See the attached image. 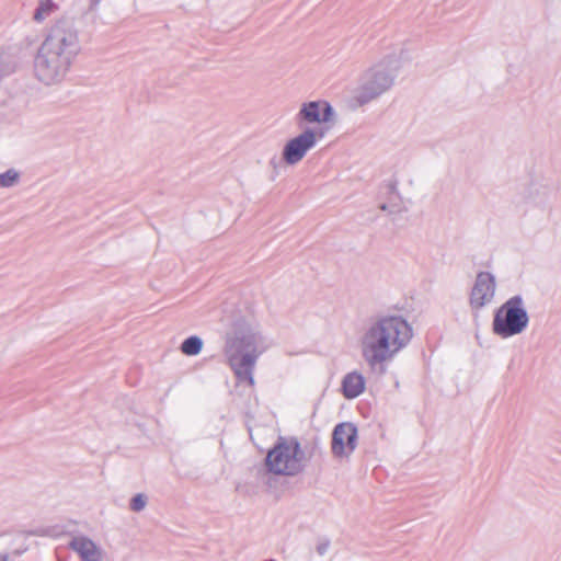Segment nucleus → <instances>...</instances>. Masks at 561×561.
I'll return each instance as SVG.
<instances>
[{"label": "nucleus", "instance_id": "obj_1", "mask_svg": "<svg viewBox=\"0 0 561 561\" xmlns=\"http://www.w3.org/2000/svg\"><path fill=\"white\" fill-rule=\"evenodd\" d=\"M413 337L410 322L399 314H385L369 321L362 330L357 347L370 370L385 369Z\"/></svg>", "mask_w": 561, "mask_h": 561}, {"label": "nucleus", "instance_id": "obj_8", "mask_svg": "<svg viewBox=\"0 0 561 561\" xmlns=\"http://www.w3.org/2000/svg\"><path fill=\"white\" fill-rule=\"evenodd\" d=\"M335 111L331 104L324 100L305 101L299 105L295 115V124L302 130L304 128H317L318 125L330 124L334 121Z\"/></svg>", "mask_w": 561, "mask_h": 561}, {"label": "nucleus", "instance_id": "obj_12", "mask_svg": "<svg viewBox=\"0 0 561 561\" xmlns=\"http://www.w3.org/2000/svg\"><path fill=\"white\" fill-rule=\"evenodd\" d=\"M70 547L80 556L82 561H105L104 550L85 536L75 537Z\"/></svg>", "mask_w": 561, "mask_h": 561}, {"label": "nucleus", "instance_id": "obj_17", "mask_svg": "<svg viewBox=\"0 0 561 561\" xmlns=\"http://www.w3.org/2000/svg\"><path fill=\"white\" fill-rule=\"evenodd\" d=\"M50 7L49 2H42L41 7L36 10L34 14V19L37 21H41L44 19V15L48 12Z\"/></svg>", "mask_w": 561, "mask_h": 561}, {"label": "nucleus", "instance_id": "obj_10", "mask_svg": "<svg viewBox=\"0 0 561 561\" xmlns=\"http://www.w3.org/2000/svg\"><path fill=\"white\" fill-rule=\"evenodd\" d=\"M496 293V278L490 272L477 274L469 296V306L472 310H481L492 304Z\"/></svg>", "mask_w": 561, "mask_h": 561}, {"label": "nucleus", "instance_id": "obj_18", "mask_svg": "<svg viewBox=\"0 0 561 561\" xmlns=\"http://www.w3.org/2000/svg\"><path fill=\"white\" fill-rule=\"evenodd\" d=\"M330 542L329 540H321L316 546V551L319 556H325L329 552Z\"/></svg>", "mask_w": 561, "mask_h": 561}, {"label": "nucleus", "instance_id": "obj_3", "mask_svg": "<svg viewBox=\"0 0 561 561\" xmlns=\"http://www.w3.org/2000/svg\"><path fill=\"white\" fill-rule=\"evenodd\" d=\"M80 50L77 30L67 23L56 24L34 56V77L45 85L60 83Z\"/></svg>", "mask_w": 561, "mask_h": 561}, {"label": "nucleus", "instance_id": "obj_4", "mask_svg": "<svg viewBox=\"0 0 561 561\" xmlns=\"http://www.w3.org/2000/svg\"><path fill=\"white\" fill-rule=\"evenodd\" d=\"M400 69L401 58L394 51L371 64L363 71L357 87L351 91V105L360 107L388 93L394 87Z\"/></svg>", "mask_w": 561, "mask_h": 561}, {"label": "nucleus", "instance_id": "obj_5", "mask_svg": "<svg viewBox=\"0 0 561 561\" xmlns=\"http://www.w3.org/2000/svg\"><path fill=\"white\" fill-rule=\"evenodd\" d=\"M308 458L295 437H280L267 453L265 463L276 476L295 477L304 471Z\"/></svg>", "mask_w": 561, "mask_h": 561}, {"label": "nucleus", "instance_id": "obj_7", "mask_svg": "<svg viewBox=\"0 0 561 561\" xmlns=\"http://www.w3.org/2000/svg\"><path fill=\"white\" fill-rule=\"evenodd\" d=\"M323 136L324 131L319 128H304L284 142L280 151L282 161L288 167L299 164Z\"/></svg>", "mask_w": 561, "mask_h": 561}, {"label": "nucleus", "instance_id": "obj_2", "mask_svg": "<svg viewBox=\"0 0 561 561\" xmlns=\"http://www.w3.org/2000/svg\"><path fill=\"white\" fill-rule=\"evenodd\" d=\"M273 345L261 324L252 319L236 320L224 336L222 354L239 383L253 387L259 358Z\"/></svg>", "mask_w": 561, "mask_h": 561}, {"label": "nucleus", "instance_id": "obj_6", "mask_svg": "<svg viewBox=\"0 0 561 561\" xmlns=\"http://www.w3.org/2000/svg\"><path fill=\"white\" fill-rule=\"evenodd\" d=\"M529 317L520 296L506 300L494 313L492 331L501 339L522 334L528 327Z\"/></svg>", "mask_w": 561, "mask_h": 561}, {"label": "nucleus", "instance_id": "obj_15", "mask_svg": "<svg viewBox=\"0 0 561 561\" xmlns=\"http://www.w3.org/2000/svg\"><path fill=\"white\" fill-rule=\"evenodd\" d=\"M20 180V174L18 171L10 169L0 174V186L1 187H12L18 184Z\"/></svg>", "mask_w": 561, "mask_h": 561}, {"label": "nucleus", "instance_id": "obj_14", "mask_svg": "<svg viewBox=\"0 0 561 561\" xmlns=\"http://www.w3.org/2000/svg\"><path fill=\"white\" fill-rule=\"evenodd\" d=\"M203 346V340L197 335H192L182 342L180 350L186 356H196L202 352Z\"/></svg>", "mask_w": 561, "mask_h": 561}, {"label": "nucleus", "instance_id": "obj_19", "mask_svg": "<svg viewBox=\"0 0 561 561\" xmlns=\"http://www.w3.org/2000/svg\"><path fill=\"white\" fill-rule=\"evenodd\" d=\"M0 561H7V557H5V556L0 554Z\"/></svg>", "mask_w": 561, "mask_h": 561}, {"label": "nucleus", "instance_id": "obj_13", "mask_svg": "<svg viewBox=\"0 0 561 561\" xmlns=\"http://www.w3.org/2000/svg\"><path fill=\"white\" fill-rule=\"evenodd\" d=\"M23 64V58L18 49H8L0 53V76L15 72Z\"/></svg>", "mask_w": 561, "mask_h": 561}, {"label": "nucleus", "instance_id": "obj_11", "mask_svg": "<svg viewBox=\"0 0 561 561\" xmlns=\"http://www.w3.org/2000/svg\"><path fill=\"white\" fill-rule=\"evenodd\" d=\"M341 393L346 400H354L366 391V378L357 369L346 373L341 379Z\"/></svg>", "mask_w": 561, "mask_h": 561}, {"label": "nucleus", "instance_id": "obj_16", "mask_svg": "<svg viewBox=\"0 0 561 561\" xmlns=\"http://www.w3.org/2000/svg\"><path fill=\"white\" fill-rule=\"evenodd\" d=\"M147 505V497L139 493L136 494L130 501V510L134 512H141Z\"/></svg>", "mask_w": 561, "mask_h": 561}, {"label": "nucleus", "instance_id": "obj_9", "mask_svg": "<svg viewBox=\"0 0 561 561\" xmlns=\"http://www.w3.org/2000/svg\"><path fill=\"white\" fill-rule=\"evenodd\" d=\"M358 445V430L352 422L335 425L332 432L331 453L334 458L347 460Z\"/></svg>", "mask_w": 561, "mask_h": 561}]
</instances>
